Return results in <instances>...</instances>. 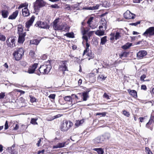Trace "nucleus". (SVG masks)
Instances as JSON below:
<instances>
[{
  "instance_id": "nucleus-1",
  "label": "nucleus",
  "mask_w": 154,
  "mask_h": 154,
  "mask_svg": "<svg viewBox=\"0 0 154 154\" xmlns=\"http://www.w3.org/2000/svg\"><path fill=\"white\" fill-rule=\"evenodd\" d=\"M25 51L22 48L17 49L14 51L12 54L14 58L17 61L21 60L24 55Z\"/></svg>"
},
{
  "instance_id": "nucleus-2",
  "label": "nucleus",
  "mask_w": 154,
  "mask_h": 154,
  "mask_svg": "<svg viewBox=\"0 0 154 154\" xmlns=\"http://www.w3.org/2000/svg\"><path fill=\"white\" fill-rule=\"evenodd\" d=\"M51 66L50 65H43L41 66L39 68V71L38 72L37 74L39 75L40 73H42L43 74H48L51 69Z\"/></svg>"
},
{
  "instance_id": "nucleus-3",
  "label": "nucleus",
  "mask_w": 154,
  "mask_h": 154,
  "mask_svg": "<svg viewBox=\"0 0 154 154\" xmlns=\"http://www.w3.org/2000/svg\"><path fill=\"white\" fill-rule=\"evenodd\" d=\"M72 123L70 121H63L60 126V130L63 131H67L72 126Z\"/></svg>"
},
{
  "instance_id": "nucleus-4",
  "label": "nucleus",
  "mask_w": 154,
  "mask_h": 154,
  "mask_svg": "<svg viewBox=\"0 0 154 154\" xmlns=\"http://www.w3.org/2000/svg\"><path fill=\"white\" fill-rule=\"evenodd\" d=\"M124 31L122 29H119L116 31L115 33H112L110 34V35L112 36L110 39L113 40L114 39L116 40L119 39L121 37Z\"/></svg>"
},
{
  "instance_id": "nucleus-5",
  "label": "nucleus",
  "mask_w": 154,
  "mask_h": 154,
  "mask_svg": "<svg viewBox=\"0 0 154 154\" xmlns=\"http://www.w3.org/2000/svg\"><path fill=\"white\" fill-rule=\"evenodd\" d=\"M33 4L34 10L36 11L39 10L40 8L45 6L46 5V3L43 0H36Z\"/></svg>"
},
{
  "instance_id": "nucleus-6",
  "label": "nucleus",
  "mask_w": 154,
  "mask_h": 154,
  "mask_svg": "<svg viewBox=\"0 0 154 154\" xmlns=\"http://www.w3.org/2000/svg\"><path fill=\"white\" fill-rule=\"evenodd\" d=\"M143 35L146 38H151L154 35V27H151L146 29L143 34Z\"/></svg>"
},
{
  "instance_id": "nucleus-7",
  "label": "nucleus",
  "mask_w": 154,
  "mask_h": 154,
  "mask_svg": "<svg viewBox=\"0 0 154 154\" xmlns=\"http://www.w3.org/2000/svg\"><path fill=\"white\" fill-rule=\"evenodd\" d=\"M16 38L14 36L9 37L6 41V43L8 46L13 48L15 46V41Z\"/></svg>"
},
{
  "instance_id": "nucleus-8",
  "label": "nucleus",
  "mask_w": 154,
  "mask_h": 154,
  "mask_svg": "<svg viewBox=\"0 0 154 154\" xmlns=\"http://www.w3.org/2000/svg\"><path fill=\"white\" fill-rule=\"evenodd\" d=\"M67 61H61L59 66V69L60 70L64 72L68 70V68L67 65Z\"/></svg>"
},
{
  "instance_id": "nucleus-9",
  "label": "nucleus",
  "mask_w": 154,
  "mask_h": 154,
  "mask_svg": "<svg viewBox=\"0 0 154 154\" xmlns=\"http://www.w3.org/2000/svg\"><path fill=\"white\" fill-rule=\"evenodd\" d=\"M124 16L126 19H134L135 16V15L131 13L129 10H127L124 14Z\"/></svg>"
},
{
  "instance_id": "nucleus-10",
  "label": "nucleus",
  "mask_w": 154,
  "mask_h": 154,
  "mask_svg": "<svg viewBox=\"0 0 154 154\" xmlns=\"http://www.w3.org/2000/svg\"><path fill=\"white\" fill-rule=\"evenodd\" d=\"M35 19V17L34 16H32L31 17V18L26 23L25 26L26 28V30L28 31H29V28L32 25L33 22Z\"/></svg>"
},
{
  "instance_id": "nucleus-11",
  "label": "nucleus",
  "mask_w": 154,
  "mask_h": 154,
  "mask_svg": "<svg viewBox=\"0 0 154 154\" xmlns=\"http://www.w3.org/2000/svg\"><path fill=\"white\" fill-rule=\"evenodd\" d=\"M42 28L49 29L50 26L48 25L46 22H43L41 21H38L37 22L36 25Z\"/></svg>"
},
{
  "instance_id": "nucleus-12",
  "label": "nucleus",
  "mask_w": 154,
  "mask_h": 154,
  "mask_svg": "<svg viewBox=\"0 0 154 154\" xmlns=\"http://www.w3.org/2000/svg\"><path fill=\"white\" fill-rule=\"evenodd\" d=\"M154 122V116H151L150 118L149 122L146 124V127L152 131L153 129V126H152L151 125L153 124Z\"/></svg>"
},
{
  "instance_id": "nucleus-13",
  "label": "nucleus",
  "mask_w": 154,
  "mask_h": 154,
  "mask_svg": "<svg viewBox=\"0 0 154 154\" xmlns=\"http://www.w3.org/2000/svg\"><path fill=\"white\" fill-rule=\"evenodd\" d=\"M38 64L35 63L32 66H29L27 72L29 74H32L35 72V69L37 68Z\"/></svg>"
},
{
  "instance_id": "nucleus-14",
  "label": "nucleus",
  "mask_w": 154,
  "mask_h": 154,
  "mask_svg": "<svg viewBox=\"0 0 154 154\" xmlns=\"http://www.w3.org/2000/svg\"><path fill=\"white\" fill-rule=\"evenodd\" d=\"M105 137L103 135L100 136L96 137L93 140V142L96 144H98L102 143Z\"/></svg>"
},
{
  "instance_id": "nucleus-15",
  "label": "nucleus",
  "mask_w": 154,
  "mask_h": 154,
  "mask_svg": "<svg viewBox=\"0 0 154 154\" xmlns=\"http://www.w3.org/2000/svg\"><path fill=\"white\" fill-rule=\"evenodd\" d=\"M147 52L144 50H141L138 52L137 54V57L138 59H141L147 54Z\"/></svg>"
},
{
  "instance_id": "nucleus-16",
  "label": "nucleus",
  "mask_w": 154,
  "mask_h": 154,
  "mask_svg": "<svg viewBox=\"0 0 154 154\" xmlns=\"http://www.w3.org/2000/svg\"><path fill=\"white\" fill-rule=\"evenodd\" d=\"M61 25L59 23V19H56L53 22V28L55 30H59Z\"/></svg>"
},
{
  "instance_id": "nucleus-17",
  "label": "nucleus",
  "mask_w": 154,
  "mask_h": 154,
  "mask_svg": "<svg viewBox=\"0 0 154 154\" xmlns=\"http://www.w3.org/2000/svg\"><path fill=\"white\" fill-rule=\"evenodd\" d=\"M69 27L65 23H62L61 24L59 30L66 32L68 31L69 30Z\"/></svg>"
},
{
  "instance_id": "nucleus-18",
  "label": "nucleus",
  "mask_w": 154,
  "mask_h": 154,
  "mask_svg": "<svg viewBox=\"0 0 154 154\" xmlns=\"http://www.w3.org/2000/svg\"><path fill=\"white\" fill-rule=\"evenodd\" d=\"M66 145V142H63L61 143H59L56 145L53 146L54 149H57L58 148H61L64 147Z\"/></svg>"
},
{
  "instance_id": "nucleus-19",
  "label": "nucleus",
  "mask_w": 154,
  "mask_h": 154,
  "mask_svg": "<svg viewBox=\"0 0 154 154\" xmlns=\"http://www.w3.org/2000/svg\"><path fill=\"white\" fill-rule=\"evenodd\" d=\"M26 35V33L22 35H19V38L18 42L19 43H23L25 40V37Z\"/></svg>"
},
{
  "instance_id": "nucleus-20",
  "label": "nucleus",
  "mask_w": 154,
  "mask_h": 154,
  "mask_svg": "<svg viewBox=\"0 0 154 154\" xmlns=\"http://www.w3.org/2000/svg\"><path fill=\"white\" fill-rule=\"evenodd\" d=\"M22 12L23 15L24 17H27L30 15V13L27 8H25L23 9Z\"/></svg>"
},
{
  "instance_id": "nucleus-21",
  "label": "nucleus",
  "mask_w": 154,
  "mask_h": 154,
  "mask_svg": "<svg viewBox=\"0 0 154 154\" xmlns=\"http://www.w3.org/2000/svg\"><path fill=\"white\" fill-rule=\"evenodd\" d=\"M85 55L89 57L88 58V57H86V58H88V60H90L91 59H92L94 57V53L92 52L91 51L87 52V53H86L85 56Z\"/></svg>"
},
{
  "instance_id": "nucleus-22",
  "label": "nucleus",
  "mask_w": 154,
  "mask_h": 154,
  "mask_svg": "<svg viewBox=\"0 0 154 154\" xmlns=\"http://www.w3.org/2000/svg\"><path fill=\"white\" fill-rule=\"evenodd\" d=\"M18 13V11L17 10H16L12 14L9 16L8 19H9L11 20H14L15 19L17 16Z\"/></svg>"
},
{
  "instance_id": "nucleus-23",
  "label": "nucleus",
  "mask_w": 154,
  "mask_h": 154,
  "mask_svg": "<svg viewBox=\"0 0 154 154\" xmlns=\"http://www.w3.org/2000/svg\"><path fill=\"white\" fill-rule=\"evenodd\" d=\"M128 92L129 94L134 98L137 97V95L136 91L134 90H131L128 89Z\"/></svg>"
},
{
  "instance_id": "nucleus-24",
  "label": "nucleus",
  "mask_w": 154,
  "mask_h": 154,
  "mask_svg": "<svg viewBox=\"0 0 154 154\" xmlns=\"http://www.w3.org/2000/svg\"><path fill=\"white\" fill-rule=\"evenodd\" d=\"M15 147V145H13L11 147L8 148V151L10 153L14 154L16 153V151L14 149Z\"/></svg>"
},
{
  "instance_id": "nucleus-25",
  "label": "nucleus",
  "mask_w": 154,
  "mask_h": 154,
  "mask_svg": "<svg viewBox=\"0 0 154 154\" xmlns=\"http://www.w3.org/2000/svg\"><path fill=\"white\" fill-rule=\"evenodd\" d=\"M88 42H86V48L84 50L83 53V56L84 57L85 55L87 52L89 51V47L90 46V44L88 43Z\"/></svg>"
},
{
  "instance_id": "nucleus-26",
  "label": "nucleus",
  "mask_w": 154,
  "mask_h": 154,
  "mask_svg": "<svg viewBox=\"0 0 154 154\" xmlns=\"http://www.w3.org/2000/svg\"><path fill=\"white\" fill-rule=\"evenodd\" d=\"M105 32L104 30H98L95 32V34L99 36L103 35H104Z\"/></svg>"
},
{
  "instance_id": "nucleus-27",
  "label": "nucleus",
  "mask_w": 154,
  "mask_h": 154,
  "mask_svg": "<svg viewBox=\"0 0 154 154\" xmlns=\"http://www.w3.org/2000/svg\"><path fill=\"white\" fill-rule=\"evenodd\" d=\"M124 3L123 0H115L114 4L115 5L120 6L123 5Z\"/></svg>"
},
{
  "instance_id": "nucleus-28",
  "label": "nucleus",
  "mask_w": 154,
  "mask_h": 154,
  "mask_svg": "<svg viewBox=\"0 0 154 154\" xmlns=\"http://www.w3.org/2000/svg\"><path fill=\"white\" fill-rule=\"evenodd\" d=\"M93 150L97 151L98 154H103L104 152L103 149L101 148H94Z\"/></svg>"
},
{
  "instance_id": "nucleus-29",
  "label": "nucleus",
  "mask_w": 154,
  "mask_h": 154,
  "mask_svg": "<svg viewBox=\"0 0 154 154\" xmlns=\"http://www.w3.org/2000/svg\"><path fill=\"white\" fill-rule=\"evenodd\" d=\"M8 11L6 10H2V15L4 18H6L8 17Z\"/></svg>"
},
{
  "instance_id": "nucleus-30",
  "label": "nucleus",
  "mask_w": 154,
  "mask_h": 154,
  "mask_svg": "<svg viewBox=\"0 0 154 154\" xmlns=\"http://www.w3.org/2000/svg\"><path fill=\"white\" fill-rule=\"evenodd\" d=\"M128 54V53L126 52H124L119 55V56L121 59H124L125 58L127 57Z\"/></svg>"
},
{
  "instance_id": "nucleus-31",
  "label": "nucleus",
  "mask_w": 154,
  "mask_h": 154,
  "mask_svg": "<svg viewBox=\"0 0 154 154\" xmlns=\"http://www.w3.org/2000/svg\"><path fill=\"white\" fill-rule=\"evenodd\" d=\"M88 92L86 91L83 93L82 96L83 97V100L86 101L87 100V98L89 96L88 95Z\"/></svg>"
},
{
  "instance_id": "nucleus-32",
  "label": "nucleus",
  "mask_w": 154,
  "mask_h": 154,
  "mask_svg": "<svg viewBox=\"0 0 154 154\" xmlns=\"http://www.w3.org/2000/svg\"><path fill=\"white\" fill-rule=\"evenodd\" d=\"M106 20L104 19H102L100 22V24L103 25L104 26L105 29H106Z\"/></svg>"
},
{
  "instance_id": "nucleus-33",
  "label": "nucleus",
  "mask_w": 154,
  "mask_h": 154,
  "mask_svg": "<svg viewBox=\"0 0 154 154\" xmlns=\"http://www.w3.org/2000/svg\"><path fill=\"white\" fill-rule=\"evenodd\" d=\"M23 29L21 26H19L18 27V31L19 35H22V34L26 33L25 32H23Z\"/></svg>"
},
{
  "instance_id": "nucleus-34",
  "label": "nucleus",
  "mask_w": 154,
  "mask_h": 154,
  "mask_svg": "<svg viewBox=\"0 0 154 154\" xmlns=\"http://www.w3.org/2000/svg\"><path fill=\"white\" fill-rule=\"evenodd\" d=\"M39 42L40 41L39 40L37 39H34L30 41V43L37 45L39 44Z\"/></svg>"
},
{
  "instance_id": "nucleus-35",
  "label": "nucleus",
  "mask_w": 154,
  "mask_h": 154,
  "mask_svg": "<svg viewBox=\"0 0 154 154\" xmlns=\"http://www.w3.org/2000/svg\"><path fill=\"white\" fill-rule=\"evenodd\" d=\"M65 10L67 11L71 10L74 8V7L73 5L71 6L69 5H65Z\"/></svg>"
},
{
  "instance_id": "nucleus-36",
  "label": "nucleus",
  "mask_w": 154,
  "mask_h": 154,
  "mask_svg": "<svg viewBox=\"0 0 154 154\" xmlns=\"http://www.w3.org/2000/svg\"><path fill=\"white\" fill-rule=\"evenodd\" d=\"M107 37L105 36L101 38L100 44L103 45L105 44L107 41Z\"/></svg>"
},
{
  "instance_id": "nucleus-37",
  "label": "nucleus",
  "mask_w": 154,
  "mask_h": 154,
  "mask_svg": "<svg viewBox=\"0 0 154 154\" xmlns=\"http://www.w3.org/2000/svg\"><path fill=\"white\" fill-rule=\"evenodd\" d=\"M132 45V44L130 43H128L125 45H124L122 48L124 49H126L129 48Z\"/></svg>"
},
{
  "instance_id": "nucleus-38",
  "label": "nucleus",
  "mask_w": 154,
  "mask_h": 154,
  "mask_svg": "<svg viewBox=\"0 0 154 154\" xmlns=\"http://www.w3.org/2000/svg\"><path fill=\"white\" fill-rule=\"evenodd\" d=\"M84 122V120H83L76 121L75 125L76 127H78L81 125Z\"/></svg>"
},
{
  "instance_id": "nucleus-39",
  "label": "nucleus",
  "mask_w": 154,
  "mask_h": 154,
  "mask_svg": "<svg viewBox=\"0 0 154 154\" xmlns=\"http://www.w3.org/2000/svg\"><path fill=\"white\" fill-rule=\"evenodd\" d=\"M28 5V3L26 2H25L24 3L21 4L20 5V6H19L18 8L19 9H20L24 7H25V8H27Z\"/></svg>"
},
{
  "instance_id": "nucleus-40",
  "label": "nucleus",
  "mask_w": 154,
  "mask_h": 154,
  "mask_svg": "<svg viewBox=\"0 0 154 154\" xmlns=\"http://www.w3.org/2000/svg\"><path fill=\"white\" fill-rule=\"evenodd\" d=\"M37 119V118H32L30 123L33 125H38V123L36 122Z\"/></svg>"
},
{
  "instance_id": "nucleus-41",
  "label": "nucleus",
  "mask_w": 154,
  "mask_h": 154,
  "mask_svg": "<svg viewBox=\"0 0 154 154\" xmlns=\"http://www.w3.org/2000/svg\"><path fill=\"white\" fill-rule=\"evenodd\" d=\"M64 35L69 38H72L74 37V34L73 32L67 33Z\"/></svg>"
},
{
  "instance_id": "nucleus-42",
  "label": "nucleus",
  "mask_w": 154,
  "mask_h": 154,
  "mask_svg": "<svg viewBox=\"0 0 154 154\" xmlns=\"http://www.w3.org/2000/svg\"><path fill=\"white\" fill-rule=\"evenodd\" d=\"M93 19V17H90L89 19H88V20L87 21V23L88 24L89 27L91 28L92 29H94L90 25L91 22L92 21Z\"/></svg>"
},
{
  "instance_id": "nucleus-43",
  "label": "nucleus",
  "mask_w": 154,
  "mask_h": 154,
  "mask_svg": "<svg viewBox=\"0 0 154 154\" xmlns=\"http://www.w3.org/2000/svg\"><path fill=\"white\" fill-rule=\"evenodd\" d=\"M100 5L97 4L96 5V6H94L92 7H91V10H93L98 9Z\"/></svg>"
},
{
  "instance_id": "nucleus-44",
  "label": "nucleus",
  "mask_w": 154,
  "mask_h": 154,
  "mask_svg": "<svg viewBox=\"0 0 154 154\" xmlns=\"http://www.w3.org/2000/svg\"><path fill=\"white\" fill-rule=\"evenodd\" d=\"M29 56L32 58H34L35 56V52L32 50H31L29 54Z\"/></svg>"
},
{
  "instance_id": "nucleus-45",
  "label": "nucleus",
  "mask_w": 154,
  "mask_h": 154,
  "mask_svg": "<svg viewBox=\"0 0 154 154\" xmlns=\"http://www.w3.org/2000/svg\"><path fill=\"white\" fill-rule=\"evenodd\" d=\"M64 99L65 101L70 102L72 99V97L70 96H65L64 97Z\"/></svg>"
},
{
  "instance_id": "nucleus-46",
  "label": "nucleus",
  "mask_w": 154,
  "mask_h": 154,
  "mask_svg": "<svg viewBox=\"0 0 154 154\" xmlns=\"http://www.w3.org/2000/svg\"><path fill=\"white\" fill-rule=\"evenodd\" d=\"M123 113L125 116L127 117H129L130 115L129 112L125 110H124L123 111Z\"/></svg>"
},
{
  "instance_id": "nucleus-47",
  "label": "nucleus",
  "mask_w": 154,
  "mask_h": 154,
  "mask_svg": "<svg viewBox=\"0 0 154 154\" xmlns=\"http://www.w3.org/2000/svg\"><path fill=\"white\" fill-rule=\"evenodd\" d=\"M106 113L105 112L103 113L98 112L96 114V115H100L102 116H106Z\"/></svg>"
},
{
  "instance_id": "nucleus-48",
  "label": "nucleus",
  "mask_w": 154,
  "mask_h": 154,
  "mask_svg": "<svg viewBox=\"0 0 154 154\" xmlns=\"http://www.w3.org/2000/svg\"><path fill=\"white\" fill-rule=\"evenodd\" d=\"M5 37L3 35L0 34V40L2 41H5Z\"/></svg>"
},
{
  "instance_id": "nucleus-49",
  "label": "nucleus",
  "mask_w": 154,
  "mask_h": 154,
  "mask_svg": "<svg viewBox=\"0 0 154 154\" xmlns=\"http://www.w3.org/2000/svg\"><path fill=\"white\" fill-rule=\"evenodd\" d=\"M140 21H139L136 23H131L130 24V25L132 26H136L137 25L140 24Z\"/></svg>"
},
{
  "instance_id": "nucleus-50",
  "label": "nucleus",
  "mask_w": 154,
  "mask_h": 154,
  "mask_svg": "<svg viewBox=\"0 0 154 154\" xmlns=\"http://www.w3.org/2000/svg\"><path fill=\"white\" fill-rule=\"evenodd\" d=\"M20 64L23 66H25L27 65V63L24 61H22L20 62Z\"/></svg>"
},
{
  "instance_id": "nucleus-51",
  "label": "nucleus",
  "mask_w": 154,
  "mask_h": 154,
  "mask_svg": "<svg viewBox=\"0 0 154 154\" xmlns=\"http://www.w3.org/2000/svg\"><path fill=\"white\" fill-rule=\"evenodd\" d=\"M30 101L31 102L33 103L35 102L36 99L35 97L31 96H30Z\"/></svg>"
},
{
  "instance_id": "nucleus-52",
  "label": "nucleus",
  "mask_w": 154,
  "mask_h": 154,
  "mask_svg": "<svg viewBox=\"0 0 154 154\" xmlns=\"http://www.w3.org/2000/svg\"><path fill=\"white\" fill-rule=\"evenodd\" d=\"M5 96V93L1 92V93H0V99L4 98Z\"/></svg>"
},
{
  "instance_id": "nucleus-53",
  "label": "nucleus",
  "mask_w": 154,
  "mask_h": 154,
  "mask_svg": "<svg viewBox=\"0 0 154 154\" xmlns=\"http://www.w3.org/2000/svg\"><path fill=\"white\" fill-rule=\"evenodd\" d=\"M50 7L53 8H59V6H58L57 4L52 5H51Z\"/></svg>"
},
{
  "instance_id": "nucleus-54",
  "label": "nucleus",
  "mask_w": 154,
  "mask_h": 154,
  "mask_svg": "<svg viewBox=\"0 0 154 154\" xmlns=\"http://www.w3.org/2000/svg\"><path fill=\"white\" fill-rule=\"evenodd\" d=\"M146 75H145L143 74L141 75V76L140 77V79L141 81H144V79L146 78Z\"/></svg>"
},
{
  "instance_id": "nucleus-55",
  "label": "nucleus",
  "mask_w": 154,
  "mask_h": 154,
  "mask_svg": "<svg viewBox=\"0 0 154 154\" xmlns=\"http://www.w3.org/2000/svg\"><path fill=\"white\" fill-rule=\"evenodd\" d=\"M5 130H6L8 129V123L7 121H6L5 122Z\"/></svg>"
},
{
  "instance_id": "nucleus-56",
  "label": "nucleus",
  "mask_w": 154,
  "mask_h": 154,
  "mask_svg": "<svg viewBox=\"0 0 154 154\" xmlns=\"http://www.w3.org/2000/svg\"><path fill=\"white\" fill-rule=\"evenodd\" d=\"M55 97V94H51L49 96V97L52 99H54Z\"/></svg>"
},
{
  "instance_id": "nucleus-57",
  "label": "nucleus",
  "mask_w": 154,
  "mask_h": 154,
  "mask_svg": "<svg viewBox=\"0 0 154 154\" xmlns=\"http://www.w3.org/2000/svg\"><path fill=\"white\" fill-rule=\"evenodd\" d=\"M103 97L105 98H106L107 99H109V96L106 93H105L103 95Z\"/></svg>"
},
{
  "instance_id": "nucleus-58",
  "label": "nucleus",
  "mask_w": 154,
  "mask_h": 154,
  "mask_svg": "<svg viewBox=\"0 0 154 154\" xmlns=\"http://www.w3.org/2000/svg\"><path fill=\"white\" fill-rule=\"evenodd\" d=\"M61 116V115L60 114H58L53 117V119L59 118Z\"/></svg>"
},
{
  "instance_id": "nucleus-59",
  "label": "nucleus",
  "mask_w": 154,
  "mask_h": 154,
  "mask_svg": "<svg viewBox=\"0 0 154 154\" xmlns=\"http://www.w3.org/2000/svg\"><path fill=\"white\" fill-rule=\"evenodd\" d=\"M146 87L145 85H142L141 86V89L144 90H146Z\"/></svg>"
},
{
  "instance_id": "nucleus-60",
  "label": "nucleus",
  "mask_w": 154,
  "mask_h": 154,
  "mask_svg": "<svg viewBox=\"0 0 154 154\" xmlns=\"http://www.w3.org/2000/svg\"><path fill=\"white\" fill-rule=\"evenodd\" d=\"M83 9L87 10H91V7H84L83 8Z\"/></svg>"
},
{
  "instance_id": "nucleus-61",
  "label": "nucleus",
  "mask_w": 154,
  "mask_h": 154,
  "mask_svg": "<svg viewBox=\"0 0 154 154\" xmlns=\"http://www.w3.org/2000/svg\"><path fill=\"white\" fill-rule=\"evenodd\" d=\"M82 38L83 39L85 40L86 41V42H88V37L86 35H84V36H82Z\"/></svg>"
},
{
  "instance_id": "nucleus-62",
  "label": "nucleus",
  "mask_w": 154,
  "mask_h": 154,
  "mask_svg": "<svg viewBox=\"0 0 154 154\" xmlns=\"http://www.w3.org/2000/svg\"><path fill=\"white\" fill-rule=\"evenodd\" d=\"M72 96L73 97V98H74L75 99H77V100L78 99V97L75 94H72Z\"/></svg>"
},
{
  "instance_id": "nucleus-63",
  "label": "nucleus",
  "mask_w": 154,
  "mask_h": 154,
  "mask_svg": "<svg viewBox=\"0 0 154 154\" xmlns=\"http://www.w3.org/2000/svg\"><path fill=\"white\" fill-rule=\"evenodd\" d=\"M99 78L100 79H102L103 80H105L106 78V77H105L103 75H100L99 76Z\"/></svg>"
},
{
  "instance_id": "nucleus-64",
  "label": "nucleus",
  "mask_w": 154,
  "mask_h": 154,
  "mask_svg": "<svg viewBox=\"0 0 154 154\" xmlns=\"http://www.w3.org/2000/svg\"><path fill=\"white\" fill-rule=\"evenodd\" d=\"M19 128V126L18 125L16 124L15 127H14V130H17Z\"/></svg>"
}]
</instances>
